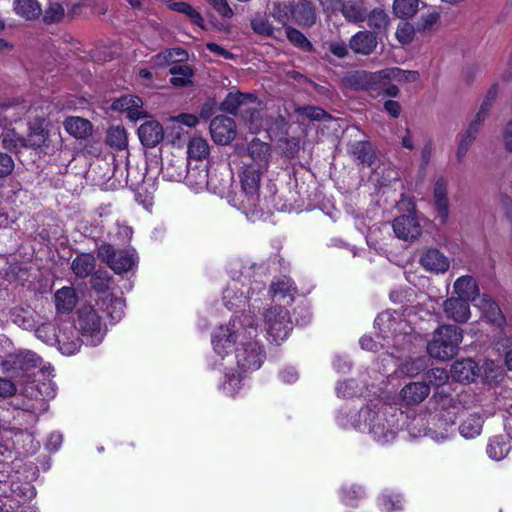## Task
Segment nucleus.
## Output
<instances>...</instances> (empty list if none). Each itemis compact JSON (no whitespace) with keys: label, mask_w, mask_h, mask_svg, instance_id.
<instances>
[{"label":"nucleus","mask_w":512,"mask_h":512,"mask_svg":"<svg viewBox=\"0 0 512 512\" xmlns=\"http://www.w3.org/2000/svg\"><path fill=\"white\" fill-rule=\"evenodd\" d=\"M264 289L262 282L255 281L247 290L249 296L240 291L239 282H233L224 290L223 300L235 315L225 324L218 326L211 336L213 348V366L223 372L220 384L221 391L234 397L245 385L248 373L261 367L265 359L263 347L257 340V327L246 307L257 308V299H253L255 291Z\"/></svg>","instance_id":"f257e3e1"},{"label":"nucleus","mask_w":512,"mask_h":512,"mask_svg":"<svg viewBox=\"0 0 512 512\" xmlns=\"http://www.w3.org/2000/svg\"><path fill=\"white\" fill-rule=\"evenodd\" d=\"M402 411L380 398L371 400L358 412L347 408L339 410L337 423L344 429L353 428L368 433L374 441L385 445L395 440L402 429Z\"/></svg>","instance_id":"f03ea898"},{"label":"nucleus","mask_w":512,"mask_h":512,"mask_svg":"<svg viewBox=\"0 0 512 512\" xmlns=\"http://www.w3.org/2000/svg\"><path fill=\"white\" fill-rule=\"evenodd\" d=\"M296 289L292 280L287 276L277 278L272 282L269 296L273 305L263 314L264 327L271 342L281 343L289 336L292 322L286 309L294 301Z\"/></svg>","instance_id":"7ed1b4c3"},{"label":"nucleus","mask_w":512,"mask_h":512,"mask_svg":"<svg viewBox=\"0 0 512 512\" xmlns=\"http://www.w3.org/2000/svg\"><path fill=\"white\" fill-rule=\"evenodd\" d=\"M374 327L379 331L377 338H382L384 343H378L370 336H363L360 339L361 348L367 351L378 352L385 346H389L390 339L395 347L402 342H409L411 339L408 324L401 319L397 312L385 311L380 313L374 321Z\"/></svg>","instance_id":"20e7f679"},{"label":"nucleus","mask_w":512,"mask_h":512,"mask_svg":"<svg viewBox=\"0 0 512 512\" xmlns=\"http://www.w3.org/2000/svg\"><path fill=\"white\" fill-rule=\"evenodd\" d=\"M56 395V385L51 379L35 384L28 383L22 390L23 400L18 408L17 417L25 419L27 424L37 422L38 416L48 409V401Z\"/></svg>","instance_id":"39448f33"},{"label":"nucleus","mask_w":512,"mask_h":512,"mask_svg":"<svg viewBox=\"0 0 512 512\" xmlns=\"http://www.w3.org/2000/svg\"><path fill=\"white\" fill-rule=\"evenodd\" d=\"M263 171L255 169L251 164L245 163L240 173V189L235 192L232 204L246 216L255 217L260 205V179Z\"/></svg>","instance_id":"423d86ee"},{"label":"nucleus","mask_w":512,"mask_h":512,"mask_svg":"<svg viewBox=\"0 0 512 512\" xmlns=\"http://www.w3.org/2000/svg\"><path fill=\"white\" fill-rule=\"evenodd\" d=\"M257 98L253 94H243L239 91L230 92L221 104V109L230 114L243 113L252 133H257L263 127L260 112L256 108Z\"/></svg>","instance_id":"0eeeda50"},{"label":"nucleus","mask_w":512,"mask_h":512,"mask_svg":"<svg viewBox=\"0 0 512 512\" xmlns=\"http://www.w3.org/2000/svg\"><path fill=\"white\" fill-rule=\"evenodd\" d=\"M462 331L454 325L439 327L427 344L429 355L438 360H448L456 355L462 341Z\"/></svg>","instance_id":"6e6552de"},{"label":"nucleus","mask_w":512,"mask_h":512,"mask_svg":"<svg viewBox=\"0 0 512 512\" xmlns=\"http://www.w3.org/2000/svg\"><path fill=\"white\" fill-rule=\"evenodd\" d=\"M37 338L47 344H58L60 352L64 355H73L80 348L78 333L71 324L60 328L58 334L53 324H43L36 329Z\"/></svg>","instance_id":"1a4fd4ad"},{"label":"nucleus","mask_w":512,"mask_h":512,"mask_svg":"<svg viewBox=\"0 0 512 512\" xmlns=\"http://www.w3.org/2000/svg\"><path fill=\"white\" fill-rule=\"evenodd\" d=\"M357 88L371 89L374 83L393 80L399 83H412L419 79V73L412 70H403L398 67H390L375 73L357 71L350 76Z\"/></svg>","instance_id":"9d476101"},{"label":"nucleus","mask_w":512,"mask_h":512,"mask_svg":"<svg viewBox=\"0 0 512 512\" xmlns=\"http://www.w3.org/2000/svg\"><path fill=\"white\" fill-rule=\"evenodd\" d=\"M78 327L82 336V342L89 346L99 345L107 332L100 316L93 307H84L78 316Z\"/></svg>","instance_id":"9b49d317"},{"label":"nucleus","mask_w":512,"mask_h":512,"mask_svg":"<svg viewBox=\"0 0 512 512\" xmlns=\"http://www.w3.org/2000/svg\"><path fill=\"white\" fill-rule=\"evenodd\" d=\"M41 363V358L30 350H19L9 354L2 361L4 372L13 378H24L30 376L32 370Z\"/></svg>","instance_id":"f8f14e48"},{"label":"nucleus","mask_w":512,"mask_h":512,"mask_svg":"<svg viewBox=\"0 0 512 512\" xmlns=\"http://www.w3.org/2000/svg\"><path fill=\"white\" fill-rule=\"evenodd\" d=\"M163 178L169 181H181L186 179L187 183L196 188H202L205 185H211L212 179L209 172L201 170L197 173L195 168H187L182 159H178L173 163H168L161 169Z\"/></svg>","instance_id":"ddd939ff"},{"label":"nucleus","mask_w":512,"mask_h":512,"mask_svg":"<svg viewBox=\"0 0 512 512\" xmlns=\"http://www.w3.org/2000/svg\"><path fill=\"white\" fill-rule=\"evenodd\" d=\"M98 257L118 274L132 270L137 263V256L134 250L115 251L110 245L100 246L98 249Z\"/></svg>","instance_id":"4468645a"},{"label":"nucleus","mask_w":512,"mask_h":512,"mask_svg":"<svg viewBox=\"0 0 512 512\" xmlns=\"http://www.w3.org/2000/svg\"><path fill=\"white\" fill-rule=\"evenodd\" d=\"M272 157L271 146L259 139L254 138L247 146L243 155V165L251 164L255 169L265 172Z\"/></svg>","instance_id":"2eb2a0df"},{"label":"nucleus","mask_w":512,"mask_h":512,"mask_svg":"<svg viewBox=\"0 0 512 512\" xmlns=\"http://www.w3.org/2000/svg\"><path fill=\"white\" fill-rule=\"evenodd\" d=\"M395 235L403 240L417 239L422 232V227L414 209L409 213L397 217L392 224Z\"/></svg>","instance_id":"dca6fc26"},{"label":"nucleus","mask_w":512,"mask_h":512,"mask_svg":"<svg viewBox=\"0 0 512 512\" xmlns=\"http://www.w3.org/2000/svg\"><path fill=\"white\" fill-rule=\"evenodd\" d=\"M210 132L216 143L226 145L236 136V124L230 117L217 116L210 123Z\"/></svg>","instance_id":"f3484780"},{"label":"nucleus","mask_w":512,"mask_h":512,"mask_svg":"<svg viewBox=\"0 0 512 512\" xmlns=\"http://www.w3.org/2000/svg\"><path fill=\"white\" fill-rule=\"evenodd\" d=\"M112 108L119 112L126 113V116L132 121L146 117V112L143 109V101L135 95H124L116 99L112 104Z\"/></svg>","instance_id":"a211bd4d"},{"label":"nucleus","mask_w":512,"mask_h":512,"mask_svg":"<svg viewBox=\"0 0 512 512\" xmlns=\"http://www.w3.org/2000/svg\"><path fill=\"white\" fill-rule=\"evenodd\" d=\"M407 430L412 437L429 436L437 443H441L449 438L447 431L436 432L427 429V420L424 415H417L411 418L407 424Z\"/></svg>","instance_id":"6ab92c4d"},{"label":"nucleus","mask_w":512,"mask_h":512,"mask_svg":"<svg viewBox=\"0 0 512 512\" xmlns=\"http://www.w3.org/2000/svg\"><path fill=\"white\" fill-rule=\"evenodd\" d=\"M383 362L393 363L400 372L406 376L414 377L422 372L427 366L426 357H416V358H408L404 362L398 363V360L395 359L393 352L385 354L382 359Z\"/></svg>","instance_id":"aec40b11"},{"label":"nucleus","mask_w":512,"mask_h":512,"mask_svg":"<svg viewBox=\"0 0 512 512\" xmlns=\"http://www.w3.org/2000/svg\"><path fill=\"white\" fill-rule=\"evenodd\" d=\"M138 136L144 146L155 147L163 140V126L158 121L148 120L140 125Z\"/></svg>","instance_id":"412c9836"},{"label":"nucleus","mask_w":512,"mask_h":512,"mask_svg":"<svg viewBox=\"0 0 512 512\" xmlns=\"http://www.w3.org/2000/svg\"><path fill=\"white\" fill-rule=\"evenodd\" d=\"M100 310L106 312L107 316L115 323L121 320L124 315L125 302L122 297H116L111 293L104 292L97 301Z\"/></svg>","instance_id":"4be33fe9"},{"label":"nucleus","mask_w":512,"mask_h":512,"mask_svg":"<svg viewBox=\"0 0 512 512\" xmlns=\"http://www.w3.org/2000/svg\"><path fill=\"white\" fill-rule=\"evenodd\" d=\"M450 372L454 381L469 383L474 381L478 375V365L470 358L462 359L453 363Z\"/></svg>","instance_id":"5701e85b"},{"label":"nucleus","mask_w":512,"mask_h":512,"mask_svg":"<svg viewBox=\"0 0 512 512\" xmlns=\"http://www.w3.org/2000/svg\"><path fill=\"white\" fill-rule=\"evenodd\" d=\"M444 313L447 318L456 322H466L470 318V307L461 298H448L443 303Z\"/></svg>","instance_id":"b1692460"},{"label":"nucleus","mask_w":512,"mask_h":512,"mask_svg":"<svg viewBox=\"0 0 512 512\" xmlns=\"http://www.w3.org/2000/svg\"><path fill=\"white\" fill-rule=\"evenodd\" d=\"M420 263L426 270L434 273H444L450 266L448 258L437 249L425 251L421 256Z\"/></svg>","instance_id":"393cba45"},{"label":"nucleus","mask_w":512,"mask_h":512,"mask_svg":"<svg viewBox=\"0 0 512 512\" xmlns=\"http://www.w3.org/2000/svg\"><path fill=\"white\" fill-rule=\"evenodd\" d=\"M429 393L430 387L425 382H411L401 389L400 397L407 405H414L425 400Z\"/></svg>","instance_id":"a878e982"},{"label":"nucleus","mask_w":512,"mask_h":512,"mask_svg":"<svg viewBox=\"0 0 512 512\" xmlns=\"http://www.w3.org/2000/svg\"><path fill=\"white\" fill-rule=\"evenodd\" d=\"M349 153L360 164L367 165L368 167L376 170L375 168V151L368 141H357L349 146Z\"/></svg>","instance_id":"bb28decb"},{"label":"nucleus","mask_w":512,"mask_h":512,"mask_svg":"<svg viewBox=\"0 0 512 512\" xmlns=\"http://www.w3.org/2000/svg\"><path fill=\"white\" fill-rule=\"evenodd\" d=\"M349 45L355 53L369 55L376 48L377 40L372 32L359 31L351 38Z\"/></svg>","instance_id":"cd10ccee"},{"label":"nucleus","mask_w":512,"mask_h":512,"mask_svg":"<svg viewBox=\"0 0 512 512\" xmlns=\"http://www.w3.org/2000/svg\"><path fill=\"white\" fill-rule=\"evenodd\" d=\"M46 119L42 116H36L34 121L30 123L29 134L26 139L28 146L40 148L47 141Z\"/></svg>","instance_id":"c85d7f7f"},{"label":"nucleus","mask_w":512,"mask_h":512,"mask_svg":"<svg viewBox=\"0 0 512 512\" xmlns=\"http://www.w3.org/2000/svg\"><path fill=\"white\" fill-rule=\"evenodd\" d=\"M434 203L437 211V218L441 223H445L449 216V206L447 199V184L442 179L435 183Z\"/></svg>","instance_id":"c756f323"},{"label":"nucleus","mask_w":512,"mask_h":512,"mask_svg":"<svg viewBox=\"0 0 512 512\" xmlns=\"http://www.w3.org/2000/svg\"><path fill=\"white\" fill-rule=\"evenodd\" d=\"M340 11L350 23L363 22L367 16V8L362 0H344Z\"/></svg>","instance_id":"7c9ffc66"},{"label":"nucleus","mask_w":512,"mask_h":512,"mask_svg":"<svg viewBox=\"0 0 512 512\" xmlns=\"http://www.w3.org/2000/svg\"><path fill=\"white\" fill-rule=\"evenodd\" d=\"M64 128L68 134L77 138L85 139L92 134V124L81 117H68L64 121Z\"/></svg>","instance_id":"2f4dec72"},{"label":"nucleus","mask_w":512,"mask_h":512,"mask_svg":"<svg viewBox=\"0 0 512 512\" xmlns=\"http://www.w3.org/2000/svg\"><path fill=\"white\" fill-rule=\"evenodd\" d=\"M13 10L27 21L36 20L42 15V7L37 0H14Z\"/></svg>","instance_id":"473e14b6"},{"label":"nucleus","mask_w":512,"mask_h":512,"mask_svg":"<svg viewBox=\"0 0 512 512\" xmlns=\"http://www.w3.org/2000/svg\"><path fill=\"white\" fill-rule=\"evenodd\" d=\"M454 292L459 298L468 303L478 295V284L471 276L459 277L454 283Z\"/></svg>","instance_id":"72a5a7b5"},{"label":"nucleus","mask_w":512,"mask_h":512,"mask_svg":"<svg viewBox=\"0 0 512 512\" xmlns=\"http://www.w3.org/2000/svg\"><path fill=\"white\" fill-rule=\"evenodd\" d=\"M292 17L301 26H312L316 21V12L312 3L300 1L292 7Z\"/></svg>","instance_id":"f704fd0d"},{"label":"nucleus","mask_w":512,"mask_h":512,"mask_svg":"<svg viewBox=\"0 0 512 512\" xmlns=\"http://www.w3.org/2000/svg\"><path fill=\"white\" fill-rule=\"evenodd\" d=\"M55 305L59 312H70L78 302L77 294L72 287H63L56 291Z\"/></svg>","instance_id":"c9c22d12"},{"label":"nucleus","mask_w":512,"mask_h":512,"mask_svg":"<svg viewBox=\"0 0 512 512\" xmlns=\"http://www.w3.org/2000/svg\"><path fill=\"white\" fill-rule=\"evenodd\" d=\"M251 28L252 30L264 37H271V38H279V34H281V30L278 28H275L267 19L265 15H261L260 13H256L251 18Z\"/></svg>","instance_id":"e433bc0d"},{"label":"nucleus","mask_w":512,"mask_h":512,"mask_svg":"<svg viewBox=\"0 0 512 512\" xmlns=\"http://www.w3.org/2000/svg\"><path fill=\"white\" fill-rule=\"evenodd\" d=\"M483 317H485L487 322L497 327H501L505 323V317L499 306L486 295H482V318Z\"/></svg>","instance_id":"4c0bfd02"},{"label":"nucleus","mask_w":512,"mask_h":512,"mask_svg":"<svg viewBox=\"0 0 512 512\" xmlns=\"http://www.w3.org/2000/svg\"><path fill=\"white\" fill-rule=\"evenodd\" d=\"M426 380L428 383L436 388L435 395L441 396L442 394L446 396V392L443 387L448 383L451 374L447 372L444 368H433L427 371Z\"/></svg>","instance_id":"58836bf2"},{"label":"nucleus","mask_w":512,"mask_h":512,"mask_svg":"<svg viewBox=\"0 0 512 512\" xmlns=\"http://www.w3.org/2000/svg\"><path fill=\"white\" fill-rule=\"evenodd\" d=\"M95 269V258L93 255L84 253L78 255L72 262V270L76 276L85 278Z\"/></svg>","instance_id":"ea45409f"},{"label":"nucleus","mask_w":512,"mask_h":512,"mask_svg":"<svg viewBox=\"0 0 512 512\" xmlns=\"http://www.w3.org/2000/svg\"><path fill=\"white\" fill-rule=\"evenodd\" d=\"M511 447L508 441L503 437H495L487 445V455L495 461L504 459L509 453Z\"/></svg>","instance_id":"a19ab883"},{"label":"nucleus","mask_w":512,"mask_h":512,"mask_svg":"<svg viewBox=\"0 0 512 512\" xmlns=\"http://www.w3.org/2000/svg\"><path fill=\"white\" fill-rule=\"evenodd\" d=\"M366 19L368 26L379 33L386 31L390 23L389 16L380 8H375L367 13Z\"/></svg>","instance_id":"79ce46f5"},{"label":"nucleus","mask_w":512,"mask_h":512,"mask_svg":"<svg viewBox=\"0 0 512 512\" xmlns=\"http://www.w3.org/2000/svg\"><path fill=\"white\" fill-rule=\"evenodd\" d=\"M106 142L112 148L125 149L128 145L126 130L121 126L111 127L107 132Z\"/></svg>","instance_id":"37998d69"},{"label":"nucleus","mask_w":512,"mask_h":512,"mask_svg":"<svg viewBox=\"0 0 512 512\" xmlns=\"http://www.w3.org/2000/svg\"><path fill=\"white\" fill-rule=\"evenodd\" d=\"M479 132V125L475 121L471 123L467 131L462 135L458 149H457V158L459 161L463 159V157L466 155L469 147L473 143V141L476 139L477 134Z\"/></svg>","instance_id":"c03bdc74"},{"label":"nucleus","mask_w":512,"mask_h":512,"mask_svg":"<svg viewBox=\"0 0 512 512\" xmlns=\"http://www.w3.org/2000/svg\"><path fill=\"white\" fill-rule=\"evenodd\" d=\"M418 0H394L393 11L398 18H410L418 10Z\"/></svg>","instance_id":"a18cd8bd"},{"label":"nucleus","mask_w":512,"mask_h":512,"mask_svg":"<svg viewBox=\"0 0 512 512\" xmlns=\"http://www.w3.org/2000/svg\"><path fill=\"white\" fill-rule=\"evenodd\" d=\"M1 137L2 145L5 149L18 150L28 146L26 138L18 135L13 129H5Z\"/></svg>","instance_id":"49530a36"},{"label":"nucleus","mask_w":512,"mask_h":512,"mask_svg":"<svg viewBox=\"0 0 512 512\" xmlns=\"http://www.w3.org/2000/svg\"><path fill=\"white\" fill-rule=\"evenodd\" d=\"M209 154L208 142L201 138H192L188 144V156L191 159L201 160Z\"/></svg>","instance_id":"de8ad7c7"},{"label":"nucleus","mask_w":512,"mask_h":512,"mask_svg":"<svg viewBox=\"0 0 512 512\" xmlns=\"http://www.w3.org/2000/svg\"><path fill=\"white\" fill-rule=\"evenodd\" d=\"M379 505L384 512L402 509V498L392 491H385L379 498Z\"/></svg>","instance_id":"09e8293b"},{"label":"nucleus","mask_w":512,"mask_h":512,"mask_svg":"<svg viewBox=\"0 0 512 512\" xmlns=\"http://www.w3.org/2000/svg\"><path fill=\"white\" fill-rule=\"evenodd\" d=\"M6 433H10V434L14 435L15 440H13V443H15V442L19 443L20 440H23V442H24L23 448L28 453H34L39 447V443L35 441L32 433L29 432L27 429H25V430L18 429L16 431L7 429Z\"/></svg>","instance_id":"8fccbe9b"},{"label":"nucleus","mask_w":512,"mask_h":512,"mask_svg":"<svg viewBox=\"0 0 512 512\" xmlns=\"http://www.w3.org/2000/svg\"><path fill=\"white\" fill-rule=\"evenodd\" d=\"M459 432L465 439H474L480 434V417L473 415L463 421Z\"/></svg>","instance_id":"3c124183"},{"label":"nucleus","mask_w":512,"mask_h":512,"mask_svg":"<svg viewBox=\"0 0 512 512\" xmlns=\"http://www.w3.org/2000/svg\"><path fill=\"white\" fill-rule=\"evenodd\" d=\"M171 83L174 86L183 87L191 82L192 70L188 66H174L170 69Z\"/></svg>","instance_id":"603ef678"},{"label":"nucleus","mask_w":512,"mask_h":512,"mask_svg":"<svg viewBox=\"0 0 512 512\" xmlns=\"http://www.w3.org/2000/svg\"><path fill=\"white\" fill-rule=\"evenodd\" d=\"M290 14L292 15V7L282 2L274 3L271 16L277 23L286 26Z\"/></svg>","instance_id":"864d4df0"},{"label":"nucleus","mask_w":512,"mask_h":512,"mask_svg":"<svg viewBox=\"0 0 512 512\" xmlns=\"http://www.w3.org/2000/svg\"><path fill=\"white\" fill-rule=\"evenodd\" d=\"M285 33L287 38L293 45L305 50L311 49V43L299 30L292 27H287Z\"/></svg>","instance_id":"5fc2aeb1"},{"label":"nucleus","mask_w":512,"mask_h":512,"mask_svg":"<svg viewBox=\"0 0 512 512\" xmlns=\"http://www.w3.org/2000/svg\"><path fill=\"white\" fill-rule=\"evenodd\" d=\"M296 113L309 120H322L328 117V114L321 108L315 106H305L296 108Z\"/></svg>","instance_id":"6e6d98bb"},{"label":"nucleus","mask_w":512,"mask_h":512,"mask_svg":"<svg viewBox=\"0 0 512 512\" xmlns=\"http://www.w3.org/2000/svg\"><path fill=\"white\" fill-rule=\"evenodd\" d=\"M414 35L415 29L411 24L405 22L398 25L396 30V38L401 44L407 45L411 43Z\"/></svg>","instance_id":"4d7b16f0"},{"label":"nucleus","mask_w":512,"mask_h":512,"mask_svg":"<svg viewBox=\"0 0 512 512\" xmlns=\"http://www.w3.org/2000/svg\"><path fill=\"white\" fill-rule=\"evenodd\" d=\"M64 8L59 3H50L44 12V21L46 23H54L60 21L64 17Z\"/></svg>","instance_id":"13d9d810"},{"label":"nucleus","mask_w":512,"mask_h":512,"mask_svg":"<svg viewBox=\"0 0 512 512\" xmlns=\"http://www.w3.org/2000/svg\"><path fill=\"white\" fill-rule=\"evenodd\" d=\"M364 495V490L360 486H344L342 489V501L347 505H353L354 500L360 499Z\"/></svg>","instance_id":"bf43d9fd"},{"label":"nucleus","mask_w":512,"mask_h":512,"mask_svg":"<svg viewBox=\"0 0 512 512\" xmlns=\"http://www.w3.org/2000/svg\"><path fill=\"white\" fill-rule=\"evenodd\" d=\"M336 392L337 395L341 397L355 396L359 392L358 384L354 379L339 382L336 387Z\"/></svg>","instance_id":"052dcab7"},{"label":"nucleus","mask_w":512,"mask_h":512,"mask_svg":"<svg viewBox=\"0 0 512 512\" xmlns=\"http://www.w3.org/2000/svg\"><path fill=\"white\" fill-rule=\"evenodd\" d=\"M168 122L171 124H180L191 128L198 124V118L193 114L183 113L178 116L170 117Z\"/></svg>","instance_id":"680f3d73"},{"label":"nucleus","mask_w":512,"mask_h":512,"mask_svg":"<svg viewBox=\"0 0 512 512\" xmlns=\"http://www.w3.org/2000/svg\"><path fill=\"white\" fill-rule=\"evenodd\" d=\"M14 169V161L8 154L0 153V178L5 177Z\"/></svg>","instance_id":"e2e57ef3"},{"label":"nucleus","mask_w":512,"mask_h":512,"mask_svg":"<svg viewBox=\"0 0 512 512\" xmlns=\"http://www.w3.org/2000/svg\"><path fill=\"white\" fill-rule=\"evenodd\" d=\"M208 2L213 5V7L223 16V17H232L233 11L226 3V0H208Z\"/></svg>","instance_id":"0e129e2a"},{"label":"nucleus","mask_w":512,"mask_h":512,"mask_svg":"<svg viewBox=\"0 0 512 512\" xmlns=\"http://www.w3.org/2000/svg\"><path fill=\"white\" fill-rule=\"evenodd\" d=\"M325 13H334L341 10V5L344 0H319Z\"/></svg>","instance_id":"69168bd1"},{"label":"nucleus","mask_w":512,"mask_h":512,"mask_svg":"<svg viewBox=\"0 0 512 512\" xmlns=\"http://www.w3.org/2000/svg\"><path fill=\"white\" fill-rule=\"evenodd\" d=\"M16 392V385L5 378H0V396L7 397L11 396Z\"/></svg>","instance_id":"338daca9"},{"label":"nucleus","mask_w":512,"mask_h":512,"mask_svg":"<svg viewBox=\"0 0 512 512\" xmlns=\"http://www.w3.org/2000/svg\"><path fill=\"white\" fill-rule=\"evenodd\" d=\"M280 379L284 383H294L298 379V373L295 368L287 367L280 372Z\"/></svg>","instance_id":"774afa93"}]
</instances>
